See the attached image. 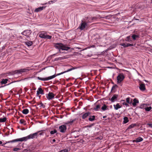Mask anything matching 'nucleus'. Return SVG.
<instances>
[{
    "instance_id": "9d476101",
    "label": "nucleus",
    "mask_w": 152,
    "mask_h": 152,
    "mask_svg": "<svg viewBox=\"0 0 152 152\" xmlns=\"http://www.w3.org/2000/svg\"><path fill=\"white\" fill-rule=\"evenodd\" d=\"M120 45L123 46L124 48H126L129 46H132L134 45L133 44H132L128 43H121L120 44Z\"/></svg>"
},
{
    "instance_id": "7ed1b4c3",
    "label": "nucleus",
    "mask_w": 152,
    "mask_h": 152,
    "mask_svg": "<svg viewBox=\"0 0 152 152\" xmlns=\"http://www.w3.org/2000/svg\"><path fill=\"white\" fill-rule=\"evenodd\" d=\"M39 132L40 131H38L34 133L30 134L27 136L18 138L19 141H25L28 139L37 138L39 135H41L42 134V133H40L39 134Z\"/></svg>"
},
{
    "instance_id": "c9c22d12",
    "label": "nucleus",
    "mask_w": 152,
    "mask_h": 152,
    "mask_svg": "<svg viewBox=\"0 0 152 152\" xmlns=\"http://www.w3.org/2000/svg\"><path fill=\"white\" fill-rule=\"evenodd\" d=\"M151 109V107L150 106L149 107L145 108V110L147 111H149Z\"/></svg>"
},
{
    "instance_id": "ea45409f",
    "label": "nucleus",
    "mask_w": 152,
    "mask_h": 152,
    "mask_svg": "<svg viewBox=\"0 0 152 152\" xmlns=\"http://www.w3.org/2000/svg\"><path fill=\"white\" fill-rule=\"evenodd\" d=\"M20 123L21 124H23L24 125H25V121L22 119H20Z\"/></svg>"
},
{
    "instance_id": "5fc2aeb1",
    "label": "nucleus",
    "mask_w": 152,
    "mask_h": 152,
    "mask_svg": "<svg viewBox=\"0 0 152 152\" xmlns=\"http://www.w3.org/2000/svg\"><path fill=\"white\" fill-rule=\"evenodd\" d=\"M106 117V116H104L103 117L104 118L105 117Z\"/></svg>"
},
{
    "instance_id": "09e8293b",
    "label": "nucleus",
    "mask_w": 152,
    "mask_h": 152,
    "mask_svg": "<svg viewBox=\"0 0 152 152\" xmlns=\"http://www.w3.org/2000/svg\"><path fill=\"white\" fill-rule=\"evenodd\" d=\"M57 53L54 54L53 55V56H58L59 55H57Z\"/></svg>"
},
{
    "instance_id": "20e7f679",
    "label": "nucleus",
    "mask_w": 152,
    "mask_h": 152,
    "mask_svg": "<svg viewBox=\"0 0 152 152\" xmlns=\"http://www.w3.org/2000/svg\"><path fill=\"white\" fill-rule=\"evenodd\" d=\"M55 47L59 50V52L60 53H66L65 51L62 52V51H68L71 49L69 47H67L61 43H56L55 44Z\"/></svg>"
},
{
    "instance_id": "473e14b6",
    "label": "nucleus",
    "mask_w": 152,
    "mask_h": 152,
    "mask_svg": "<svg viewBox=\"0 0 152 152\" xmlns=\"http://www.w3.org/2000/svg\"><path fill=\"white\" fill-rule=\"evenodd\" d=\"M7 118L5 117H4L3 118H0V122H4L6 121Z\"/></svg>"
},
{
    "instance_id": "e433bc0d",
    "label": "nucleus",
    "mask_w": 152,
    "mask_h": 152,
    "mask_svg": "<svg viewBox=\"0 0 152 152\" xmlns=\"http://www.w3.org/2000/svg\"><path fill=\"white\" fill-rule=\"evenodd\" d=\"M51 38H52V36L49 35H47L46 34L45 39H50Z\"/></svg>"
},
{
    "instance_id": "f3484780",
    "label": "nucleus",
    "mask_w": 152,
    "mask_h": 152,
    "mask_svg": "<svg viewBox=\"0 0 152 152\" xmlns=\"http://www.w3.org/2000/svg\"><path fill=\"white\" fill-rule=\"evenodd\" d=\"M91 113L90 112H87L84 113L82 116V118L83 119H85L88 116L90 115Z\"/></svg>"
},
{
    "instance_id": "f257e3e1",
    "label": "nucleus",
    "mask_w": 152,
    "mask_h": 152,
    "mask_svg": "<svg viewBox=\"0 0 152 152\" xmlns=\"http://www.w3.org/2000/svg\"><path fill=\"white\" fill-rule=\"evenodd\" d=\"M97 18L96 17L91 18H85L82 19L81 23L80 24L77 29H80V31L84 30L88 26V23L92 22L96 20Z\"/></svg>"
},
{
    "instance_id": "a211bd4d",
    "label": "nucleus",
    "mask_w": 152,
    "mask_h": 152,
    "mask_svg": "<svg viewBox=\"0 0 152 152\" xmlns=\"http://www.w3.org/2000/svg\"><path fill=\"white\" fill-rule=\"evenodd\" d=\"M67 58V57H66V56H64L61 57H58V58H55V60L56 61H58L59 60L61 61V60H64V59Z\"/></svg>"
},
{
    "instance_id": "aec40b11",
    "label": "nucleus",
    "mask_w": 152,
    "mask_h": 152,
    "mask_svg": "<svg viewBox=\"0 0 152 152\" xmlns=\"http://www.w3.org/2000/svg\"><path fill=\"white\" fill-rule=\"evenodd\" d=\"M131 37L134 40H135L139 37V36L138 35H136L135 34H132Z\"/></svg>"
},
{
    "instance_id": "6e6552de",
    "label": "nucleus",
    "mask_w": 152,
    "mask_h": 152,
    "mask_svg": "<svg viewBox=\"0 0 152 152\" xmlns=\"http://www.w3.org/2000/svg\"><path fill=\"white\" fill-rule=\"evenodd\" d=\"M59 131L61 133H64L66 130V126L65 125H63L59 126Z\"/></svg>"
},
{
    "instance_id": "de8ad7c7",
    "label": "nucleus",
    "mask_w": 152,
    "mask_h": 152,
    "mask_svg": "<svg viewBox=\"0 0 152 152\" xmlns=\"http://www.w3.org/2000/svg\"><path fill=\"white\" fill-rule=\"evenodd\" d=\"M132 142H137V140H136H136H133V141Z\"/></svg>"
},
{
    "instance_id": "cd10ccee",
    "label": "nucleus",
    "mask_w": 152,
    "mask_h": 152,
    "mask_svg": "<svg viewBox=\"0 0 152 152\" xmlns=\"http://www.w3.org/2000/svg\"><path fill=\"white\" fill-rule=\"evenodd\" d=\"M100 105H99V104L97 105H96L95 106V107H94V110L95 111H97L100 108Z\"/></svg>"
},
{
    "instance_id": "052dcab7",
    "label": "nucleus",
    "mask_w": 152,
    "mask_h": 152,
    "mask_svg": "<svg viewBox=\"0 0 152 152\" xmlns=\"http://www.w3.org/2000/svg\"><path fill=\"white\" fill-rule=\"evenodd\" d=\"M151 3H152V0H151Z\"/></svg>"
},
{
    "instance_id": "13d9d810",
    "label": "nucleus",
    "mask_w": 152,
    "mask_h": 152,
    "mask_svg": "<svg viewBox=\"0 0 152 152\" xmlns=\"http://www.w3.org/2000/svg\"><path fill=\"white\" fill-rule=\"evenodd\" d=\"M108 67V68H110V67Z\"/></svg>"
},
{
    "instance_id": "7c9ffc66",
    "label": "nucleus",
    "mask_w": 152,
    "mask_h": 152,
    "mask_svg": "<svg viewBox=\"0 0 152 152\" xmlns=\"http://www.w3.org/2000/svg\"><path fill=\"white\" fill-rule=\"evenodd\" d=\"M8 79H3L1 82V84H5L7 83Z\"/></svg>"
},
{
    "instance_id": "79ce46f5",
    "label": "nucleus",
    "mask_w": 152,
    "mask_h": 152,
    "mask_svg": "<svg viewBox=\"0 0 152 152\" xmlns=\"http://www.w3.org/2000/svg\"><path fill=\"white\" fill-rule=\"evenodd\" d=\"M68 150L66 149H64L62 150H61L58 152H68Z\"/></svg>"
},
{
    "instance_id": "f03ea898",
    "label": "nucleus",
    "mask_w": 152,
    "mask_h": 152,
    "mask_svg": "<svg viewBox=\"0 0 152 152\" xmlns=\"http://www.w3.org/2000/svg\"><path fill=\"white\" fill-rule=\"evenodd\" d=\"M76 68L73 67H72V68L68 69L66 71L61 72L60 73H58V74H57L56 75L54 74L53 75L48 77H47L42 78V77H37V79L39 80H42V81H47V80L52 79L55 78L56 76L60 75L63 74L64 73H65L66 72H69L70 71L72 70L75 69Z\"/></svg>"
},
{
    "instance_id": "412c9836",
    "label": "nucleus",
    "mask_w": 152,
    "mask_h": 152,
    "mask_svg": "<svg viewBox=\"0 0 152 152\" xmlns=\"http://www.w3.org/2000/svg\"><path fill=\"white\" fill-rule=\"evenodd\" d=\"M113 106L114 109L115 110H118V109L121 107V106L118 103H117L116 104H114Z\"/></svg>"
},
{
    "instance_id": "58836bf2",
    "label": "nucleus",
    "mask_w": 152,
    "mask_h": 152,
    "mask_svg": "<svg viewBox=\"0 0 152 152\" xmlns=\"http://www.w3.org/2000/svg\"><path fill=\"white\" fill-rule=\"evenodd\" d=\"M57 132V131L56 129H54L53 131H51L50 132V134H53L56 133Z\"/></svg>"
},
{
    "instance_id": "423d86ee",
    "label": "nucleus",
    "mask_w": 152,
    "mask_h": 152,
    "mask_svg": "<svg viewBox=\"0 0 152 152\" xmlns=\"http://www.w3.org/2000/svg\"><path fill=\"white\" fill-rule=\"evenodd\" d=\"M29 70V69H23L15 70L13 72L14 74H21L23 72H26Z\"/></svg>"
},
{
    "instance_id": "6e6d98bb",
    "label": "nucleus",
    "mask_w": 152,
    "mask_h": 152,
    "mask_svg": "<svg viewBox=\"0 0 152 152\" xmlns=\"http://www.w3.org/2000/svg\"><path fill=\"white\" fill-rule=\"evenodd\" d=\"M39 98H40V96H39Z\"/></svg>"
},
{
    "instance_id": "0eeeda50",
    "label": "nucleus",
    "mask_w": 152,
    "mask_h": 152,
    "mask_svg": "<svg viewBox=\"0 0 152 152\" xmlns=\"http://www.w3.org/2000/svg\"><path fill=\"white\" fill-rule=\"evenodd\" d=\"M46 98L49 100L53 99L54 98L55 95L52 92H49L48 94H46Z\"/></svg>"
},
{
    "instance_id": "6ab92c4d",
    "label": "nucleus",
    "mask_w": 152,
    "mask_h": 152,
    "mask_svg": "<svg viewBox=\"0 0 152 152\" xmlns=\"http://www.w3.org/2000/svg\"><path fill=\"white\" fill-rule=\"evenodd\" d=\"M132 37L130 36L127 37L125 39V40L126 42H129V43H131L132 42V40L131 39Z\"/></svg>"
},
{
    "instance_id": "4be33fe9",
    "label": "nucleus",
    "mask_w": 152,
    "mask_h": 152,
    "mask_svg": "<svg viewBox=\"0 0 152 152\" xmlns=\"http://www.w3.org/2000/svg\"><path fill=\"white\" fill-rule=\"evenodd\" d=\"M101 109L103 111H104L107 110H109V108L107 106L105 105L104 104L101 107Z\"/></svg>"
},
{
    "instance_id": "f704fd0d",
    "label": "nucleus",
    "mask_w": 152,
    "mask_h": 152,
    "mask_svg": "<svg viewBox=\"0 0 152 152\" xmlns=\"http://www.w3.org/2000/svg\"><path fill=\"white\" fill-rule=\"evenodd\" d=\"M38 105H39L40 107H42L44 108L45 107V105L42 102H41L40 104H38Z\"/></svg>"
},
{
    "instance_id": "49530a36",
    "label": "nucleus",
    "mask_w": 152,
    "mask_h": 152,
    "mask_svg": "<svg viewBox=\"0 0 152 152\" xmlns=\"http://www.w3.org/2000/svg\"><path fill=\"white\" fill-rule=\"evenodd\" d=\"M148 126L149 127L152 128V124H148Z\"/></svg>"
},
{
    "instance_id": "864d4df0",
    "label": "nucleus",
    "mask_w": 152,
    "mask_h": 152,
    "mask_svg": "<svg viewBox=\"0 0 152 152\" xmlns=\"http://www.w3.org/2000/svg\"><path fill=\"white\" fill-rule=\"evenodd\" d=\"M2 144V142L1 141H0V144Z\"/></svg>"
},
{
    "instance_id": "37998d69",
    "label": "nucleus",
    "mask_w": 152,
    "mask_h": 152,
    "mask_svg": "<svg viewBox=\"0 0 152 152\" xmlns=\"http://www.w3.org/2000/svg\"><path fill=\"white\" fill-rule=\"evenodd\" d=\"M56 1H54V0L53 1H48V3L49 4H51V3H54L55 2H56Z\"/></svg>"
},
{
    "instance_id": "a878e982",
    "label": "nucleus",
    "mask_w": 152,
    "mask_h": 152,
    "mask_svg": "<svg viewBox=\"0 0 152 152\" xmlns=\"http://www.w3.org/2000/svg\"><path fill=\"white\" fill-rule=\"evenodd\" d=\"M29 112V110L27 109H25L23 110L22 113L23 114L26 115Z\"/></svg>"
},
{
    "instance_id": "c85d7f7f",
    "label": "nucleus",
    "mask_w": 152,
    "mask_h": 152,
    "mask_svg": "<svg viewBox=\"0 0 152 152\" xmlns=\"http://www.w3.org/2000/svg\"><path fill=\"white\" fill-rule=\"evenodd\" d=\"M124 121L123 122L124 124H126L128 122L129 120L127 117H125L123 118Z\"/></svg>"
},
{
    "instance_id": "bb28decb",
    "label": "nucleus",
    "mask_w": 152,
    "mask_h": 152,
    "mask_svg": "<svg viewBox=\"0 0 152 152\" xmlns=\"http://www.w3.org/2000/svg\"><path fill=\"white\" fill-rule=\"evenodd\" d=\"M26 44L28 47L31 46L33 44L31 41H28L25 42Z\"/></svg>"
},
{
    "instance_id": "f8f14e48",
    "label": "nucleus",
    "mask_w": 152,
    "mask_h": 152,
    "mask_svg": "<svg viewBox=\"0 0 152 152\" xmlns=\"http://www.w3.org/2000/svg\"><path fill=\"white\" fill-rule=\"evenodd\" d=\"M37 95L38 96V95L40 94L42 95L44 94L43 91L41 88H39L37 91Z\"/></svg>"
},
{
    "instance_id": "a19ab883",
    "label": "nucleus",
    "mask_w": 152,
    "mask_h": 152,
    "mask_svg": "<svg viewBox=\"0 0 152 152\" xmlns=\"http://www.w3.org/2000/svg\"><path fill=\"white\" fill-rule=\"evenodd\" d=\"M117 86V85H115L113 86L111 88V91L113 92V91L115 89V88Z\"/></svg>"
},
{
    "instance_id": "4468645a",
    "label": "nucleus",
    "mask_w": 152,
    "mask_h": 152,
    "mask_svg": "<svg viewBox=\"0 0 152 152\" xmlns=\"http://www.w3.org/2000/svg\"><path fill=\"white\" fill-rule=\"evenodd\" d=\"M45 8V7H44V6L40 7H39L35 9V10L34 11L36 12H40V11L42 10H43Z\"/></svg>"
},
{
    "instance_id": "4d7b16f0",
    "label": "nucleus",
    "mask_w": 152,
    "mask_h": 152,
    "mask_svg": "<svg viewBox=\"0 0 152 152\" xmlns=\"http://www.w3.org/2000/svg\"><path fill=\"white\" fill-rule=\"evenodd\" d=\"M54 1H56L57 0H54Z\"/></svg>"
},
{
    "instance_id": "a18cd8bd",
    "label": "nucleus",
    "mask_w": 152,
    "mask_h": 152,
    "mask_svg": "<svg viewBox=\"0 0 152 152\" xmlns=\"http://www.w3.org/2000/svg\"><path fill=\"white\" fill-rule=\"evenodd\" d=\"M121 102L123 105H125V103H126V102H125V100H121Z\"/></svg>"
},
{
    "instance_id": "9b49d317",
    "label": "nucleus",
    "mask_w": 152,
    "mask_h": 152,
    "mask_svg": "<svg viewBox=\"0 0 152 152\" xmlns=\"http://www.w3.org/2000/svg\"><path fill=\"white\" fill-rule=\"evenodd\" d=\"M18 141H19V140H18V138L15 139H14V140H12L6 142L5 143H4L2 145V146H4L7 143H14V142H18Z\"/></svg>"
},
{
    "instance_id": "2f4dec72",
    "label": "nucleus",
    "mask_w": 152,
    "mask_h": 152,
    "mask_svg": "<svg viewBox=\"0 0 152 152\" xmlns=\"http://www.w3.org/2000/svg\"><path fill=\"white\" fill-rule=\"evenodd\" d=\"M136 126V124H132L130 125L128 127V129H132L135 126Z\"/></svg>"
},
{
    "instance_id": "bf43d9fd",
    "label": "nucleus",
    "mask_w": 152,
    "mask_h": 152,
    "mask_svg": "<svg viewBox=\"0 0 152 152\" xmlns=\"http://www.w3.org/2000/svg\"><path fill=\"white\" fill-rule=\"evenodd\" d=\"M2 87V86L0 87V88H1V87Z\"/></svg>"
},
{
    "instance_id": "3c124183",
    "label": "nucleus",
    "mask_w": 152,
    "mask_h": 152,
    "mask_svg": "<svg viewBox=\"0 0 152 152\" xmlns=\"http://www.w3.org/2000/svg\"><path fill=\"white\" fill-rule=\"evenodd\" d=\"M79 136V135H77L76 136H74V137L75 138H77Z\"/></svg>"
},
{
    "instance_id": "c03bdc74",
    "label": "nucleus",
    "mask_w": 152,
    "mask_h": 152,
    "mask_svg": "<svg viewBox=\"0 0 152 152\" xmlns=\"http://www.w3.org/2000/svg\"><path fill=\"white\" fill-rule=\"evenodd\" d=\"M20 148H15L13 149V151H16L18 150H20Z\"/></svg>"
},
{
    "instance_id": "5701e85b",
    "label": "nucleus",
    "mask_w": 152,
    "mask_h": 152,
    "mask_svg": "<svg viewBox=\"0 0 152 152\" xmlns=\"http://www.w3.org/2000/svg\"><path fill=\"white\" fill-rule=\"evenodd\" d=\"M139 103V101L136 99L135 98L133 99V102L132 103V105L134 106H136L137 103Z\"/></svg>"
},
{
    "instance_id": "72a5a7b5",
    "label": "nucleus",
    "mask_w": 152,
    "mask_h": 152,
    "mask_svg": "<svg viewBox=\"0 0 152 152\" xmlns=\"http://www.w3.org/2000/svg\"><path fill=\"white\" fill-rule=\"evenodd\" d=\"M76 119H74L73 120H70V121H68L66 123V124H71L73 122H74L75 121Z\"/></svg>"
},
{
    "instance_id": "c756f323",
    "label": "nucleus",
    "mask_w": 152,
    "mask_h": 152,
    "mask_svg": "<svg viewBox=\"0 0 152 152\" xmlns=\"http://www.w3.org/2000/svg\"><path fill=\"white\" fill-rule=\"evenodd\" d=\"M137 142H139L142 141L143 140L142 138L139 137L136 138Z\"/></svg>"
},
{
    "instance_id": "393cba45",
    "label": "nucleus",
    "mask_w": 152,
    "mask_h": 152,
    "mask_svg": "<svg viewBox=\"0 0 152 152\" xmlns=\"http://www.w3.org/2000/svg\"><path fill=\"white\" fill-rule=\"evenodd\" d=\"M95 117L94 115L90 116L88 118V120L90 121H94L95 119Z\"/></svg>"
},
{
    "instance_id": "2eb2a0df",
    "label": "nucleus",
    "mask_w": 152,
    "mask_h": 152,
    "mask_svg": "<svg viewBox=\"0 0 152 152\" xmlns=\"http://www.w3.org/2000/svg\"><path fill=\"white\" fill-rule=\"evenodd\" d=\"M118 95L117 94H115L111 98L110 100L112 102H114L115 100H116Z\"/></svg>"
},
{
    "instance_id": "1a4fd4ad",
    "label": "nucleus",
    "mask_w": 152,
    "mask_h": 152,
    "mask_svg": "<svg viewBox=\"0 0 152 152\" xmlns=\"http://www.w3.org/2000/svg\"><path fill=\"white\" fill-rule=\"evenodd\" d=\"M21 34L27 37H28L31 34V31L29 30H26L22 32Z\"/></svg>"
},
{
    "instance_id": "603ef678",
    "label": "nucleus",
    "mask_w": 152,
    "mask_h": 152,
    "mask_svg": "<svg viewBox=\"0 0 152 152\" xmlns=\"http://www.w3.org/2000/svg\"><path fill=\"white\" fill-rule=\"evenodd\" d=\"M53 142H55L56 141V140L55 139H53Z\"/></svg>"
},
{
    "instance_id": "39448f33",
    "label": "nucleus",
    "mask_w": 152,
    "mask_h": 152,
    "mask_svg": "<svg viewBox=\"0 0 152 152\" xmlns=\"http://www.w3.org/2000/svg\"><path fill=\"white\" fill-rule=\"evenodd\" d=\"M124 78L125 76L123 73H120L119 74L117 77V83H121L124 80Z\"/></svg>"
},
{
    "instance_id": "8fccbe9b",
    "label": "nucleus",
    "mask_w": 152,
    "mask_h": 152,
    "mask_svg": "<svg viewBox=\"0 0 152 152\" xmlns=\"http://www.w3.org/2000/svg\"><path fill=\"white\" fill-rule=\"evenodd\" d=\"M125 105L126 106V107H127V106H129V105L127 103H125Z\"/></svg>"
},
{
    "instance_id": "4c0bfd02",
    "label": "nucleus",
    "mask_w": 152,
    "mask_h": 152,
    "mask_svg": "<svg viewBox=\"0 0 152 152\" xmlns=\"http://www.w3.org/2000/svg\"><path fill=\"white\" fill-rule=\"evenodd\" d=\"M95 123H93L91 124H88V125H87V127L88 128H91L92 126H94L95 125Z\"/></svg>"
},
{
    "instance_id": "ddd939ff",
    "label": "nucleus",
    "mask_w": 152,
    "mask_h": 152,
    "mask_svg": "<svg viewBox=\"0 0 152 152\" xmlns=\"http://www.w3.org/2000/svg\"><path fill=\"white\" fill-rule=\"evenodd\" d=\"M139 88L140 90L142 91H145L146 89L145 84L143 83L140 84Z\"/></svg>"
},
{
    "instance_id": "b1692460",
    "label": "nucleus",
    "mask_w": 152,
    "mask_h": 152,
    "mask_svg": "<svg viewBox=\"0 0 152 152\" xmlns=\"http://www.w3.org/2000/svg\"><path fill=\"white\" fill-rule=\"evenodd\" d=\"M126 102L127 103L130 104H131L132 103V99L129 97L126 98Z\"/></svg>"
},
{
    "instance_id": "dca6fc26",
    "label": "nucleus",
    "mask_w": 152,
    "mask_h": 152,
    "mask_svg": "<svg viewBox=\"0 0 152 152\" xmlns=\"http://www.w3.org/2000/svg\"><path fill=\"white\" fill-rule=\"evenodd\" d=\"M46 34L44 32H42L39 34V37L45 39Z\"/></svg>"
}]
</instances>
